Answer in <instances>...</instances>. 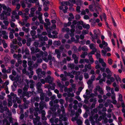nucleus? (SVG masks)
<instances>
[{"label":"nucleus","mask_w":125,"mask_h":125,"mask_svg":"<svg viewBox=\"0 0 125 125\" xmlns=\"http://www.w3.org/2000/svg\"><path fill=\"white\" fill-rule=\"evenodd\" d=\"M97 89L98 90L101 94H103V92L102 89L99 86L97 87Z\"/></svg>","instance_id":"obj_14"},{"label":"nucleus","mask_w":125,"mask_h":125,"mask_svg":"<svg viewBox=\"0 0 125 125\" xmlns=\"http://www.w3.org/2000/svg\"><path fill=\"white\" fill-rule=\"evenodd\" d=\"M113 95L112 96L111 98L112 100L115 99V95L113 92H112Z\"/></svg>","instance_id":"obj_39"},{"label":"nucleus","mask_w":125,"mask_h":125,"mask_svg":"<svg viewBox=\"0 0 125 125\" xmlns=\"http://www.w3.org/2000/svg\"><path fill=\"white\" fill-rule=\"evenodd\" d=\"M19 34L20 36H23L24 34V33L22 32H21L19 33Z\"/></svg>","instance_id":"obj_63"},{"label":"nucleus","mask_w":125,"mask_h":125,"mask_svg":"<svg viewBox=\"0 0 125 125\" xmlns=\"http://www.w3.org/2000/svg\"><path fill=\"white\" fill-rule=\"evenodd\" d=\"M1 33L2 34V37L5 39H7L8 38V36L7 35L8 33L5 31H2Z\"/></svg>","instance_id":"obj_7"},{"label":"nucleus","mask_w":125,"mask_h":125,"mask_svg":"<svg viewBox=\"0 0 125 125\" xmlns=\"http://www.w3.org/2000/svg\"><path fill=\"white\" fill-rule=\"evenodd\" d=\"M2 43L3 44V47L4 48H6L7 46V44L5 42V41L3 40L2 41Z\"/></svg>","instance_id":"obj_29"},{"label":"nucleus","mask_w":125,"mask_h":125,"mask_svg":"<svg viewBox=\"0 0 125 125\" xmlns=\"http://www.w3.org/2000/svg\"><path fill=\"white\" fill-rule=\"evenodd\" d=\"M59 102L60 104H62L64 103V101L62 99H61L59 100Z\"/></svg>","instance_id":"obj_50"},{"label":"nucleus","mask_w":125,"mask_h":125,"mask_svg":"<svg viewBox=\"0 0 125 125\" xmlns=\"http://www.w3.org/2000/svg\"><path fill=\"white\" fill-rule=\"evenodd\" d=\"M62 31H70V29L68 28H64L62 29Z\"/></svg>","instance_id":"obj_31"},{"label":"nucleus","mask_w":125,"mask_h":125,"mask_svg":"<svg viewBox=\"0 0 125 125\" xmlns=\"http://www.w3.org/2000/svg\"><path fill=\"white\" fill-rule=\"evenodd\" d=\"M61 120H63V121H66L67 120V118L65 117V116L64 115H60L59 116Z\"/></svg>","instance_id":"obj_12"},{"label":"nucleus","mask_w":125,"mask_h":125,"mask_svg":"<svg viewBox=\"0 0 125 125\" xmlns=\"http://www.w3.org/2000/svg\"><path fill=\"white\" fill-rule=\"evenodd\" d=\"M112 74H108L107 77V79H108L107 80L106 82L108 85H110L112 83L114 82L115 81V79L111 76Z\"/></svg>","instance_id":"obj_2"},{"label":"nucleus","mask_w":125,"mask_h":125,"mask_svg":"<svg viewBox=\"0 0 125 125\" xmlns=\"http://www.w3.org/2000/svg\"><path fill=\"white\" fill-rule=\"evenodd\" d=\"M27 62L25 60H23V66L24 67H26L27 66L26 63Z\"/></svg>","instance_id":"obj_21"},{"label":"nucleus","mask_w":125,"mask_h":125,"mask_svg":"<svg viewBox=\"0 0 125 125\" xmlns=\"http://www.w3.org/2000/svg\"><path fill=\"white\" fill-rule=\"evenodd\" d=\"M77 123L78 125H81L82 124V122L81 120H78L77 121Z\"/></svg>","instance_id":"obj_46"},{"label":"nucleus","mask_w":125,"mask_h":125,"mask_svg":"<svg viewBox=\"0 0 125 125\" xmlns=\"http://www.w3.org/2000/svg\"><path fill=\"white\" fill-rule=\"evenodd\" d=\"M90 48L92 50L96 49L95 48V46L93 44H91L90 45Z\"/></svg>","instance_id":"obj_17"},{"label":"nucleus","mask_w":125,"mask_h":125,"mask_svg":"<svg viewBox=\"0 0 125 125\" xmlns=\"http://www.w3.org/2000/svg\"><path fill=\"white\" fill-rule=\"evenodd\" d=\"M3 22L6 26L8 25L9 23L7 21H4Z\"/></svg>","instance_id":"obj_61"},{"label":"nucleus","mask_w":125,"mask_h":125,"mask_svg":"<svg viewBox=\"0 0 125 125\" xmlns=\"http://www.w3.org/2000/svg\"><path fill=\"white\" fill-rule=\"evenodd\" d=\"M44 55L46 57L48 55L47 52H44L43 53V52L41 51L39 53H38L37 54L36 56L37 57H41L42 55Z\"/></svg>","instance_id":"obj_4"},{"label":"nucleus","mask_w":125,"mask_h":125,"mask_svg":"<svg viewBox=\"0 0 125 125\" xmlns=\"http://www.w3.org/2000/svg\"><path fill=\"white\" fill-rule=\"evenodd\" d=\"M42 112L43 114H42V120H45L46 119V117L44 116L45 114V112L44 111H43Z\"/></svg>","instance_id":"obj_24"},{"label":"nucleus","mask_w":125,"mask_h":125,"mask_svg":"<svg viewBox=\"0 0 125 125\" xmlns=\"http://www.w3.org/2000/svg\"><path fill=\"white\" fill-rule=\"evenodd\" d=\"M92 38L93 39H97L98 38V36L95 33H94V36H93Z\"/></svg>","instance_id":"obj_35"},{"label":"nucleus","mask_w":125,"mask_h":125,"mask_svg":"<svg viewBox=\"0 0 125 125\" xmlns=\"http://www.w3.org/2000/svg\"><path fill=\"white\" fill-rule=\"evenodd\" d=\"M42 70L41 69H38L36 70V72L38 74V76L40 78L42 77L41 75V72Z\"/></svg>","instance_id":"obj_10"},{"label":"nucleus","mask_w":125,"mask_h":125,"mask_svg":"<svg viewBox=\"0 0 125 125\" xmlns=\"http://www.w3.org/2000/svg\"><path fill=\"white\" fill-rule=\"evenodd\" d=\"M106 50L104 51L102 50V55L104 56H105L106 53Z\"/></svg>","instance_id":"obj_25"},{"label":"nucleus","mask_w":125,"mask_h":125,"mask_svg":"<svg viewBox=\"0 0 125 125\" xmlns=\"http://www.w3.org/2000/svg\"><path fill=\"white\" fill-rule=\"evenodd\" d=\"M11 101V99H10V100H8V105L9 106H11L12 105V103Z\"/></svg>","instance_id":"obj_23"},{"label":"nucleus","mask_w":125,"mask_h":125,"mask_svg":"<svg viewBox=\"0 0 125 125\" xmlns=\"http://www.w3.org/2000/svg\"><path fill=\"white\" fill-rule=\"evenodd\" d=\"M7 71V70H6V69L5 68H3V69H2V71L3 73H6V71Z\"/></svg>","instance_id":"obj_43"},{"label":"nucleus","mask_w":125,"mask_h":125,"mask_svg":"<svg viewBox=\"0 0 125 125\" xmlns=\"http://www.w3.org/2000/svg\"><path fill=\"white\" fill-rule=\"evenodd\" d=\"M2 8L3 10L2 13L0 15V19L1 20H3L4 19H7V17H5V15L6 16H9L10 15V13L11 11V9L9 7H7L4 4H2V5L0 3V13L2 10Z\"/></svg>","instance_id":"obj_1"},{"label":"nucleus","mask_w":125,"mask_h":125,"mask_svg":"<svg viewBox=\"0 0 125 125\" xmlns=\"http://www.w3.org/2000/svg\"><path fill=\"white\" fill-rule=\"evenodd\" d=\"M83 28L89 29L90 28V26L88 24H84L83 25Z\"/></svg>","instance_id":"obj_16"},{"label":"nucleus","mask_w":125,"mask_h":125,"mask_svg":"<svg viewBox=\"0 0 125 125\" xmlns=\"http://www.w3.org/2000/svg\"><path fill=\"white\" fill-rule=\"evenodd\" d=\"M12 42L13 43L15 44H16L17 43V41L16 39H14L12 41Z\"/></svg>","instance_id":"obj_64"},{"label":"nucleus","mask_w":125,"mask_h":125,"mask_svg":"<svg viewBox=\"0 0 125 125\" xmlns=\"http://www.w3.org/2000/svg\"><path fill=\"white\" fill-rule=\"evenodd\" d=\"M13 37H14V36H13V33L11 32H10V36H9L10 38V39H12L13 38Z\"/></svg>","instance_id":"obj_42"},{"label":"nucleus","mask_w":125,"mask_h":125,"mask_svg":"<svg viewBox=\"0 0 125 125\" xmlns=\"http://www.w3.org/2000/svg\"><path fill=\"white\" fill-rule=\"evenodd\" d=\"M10 25L12 27H16V26L15 25L14 23L12 22L10 23Z\"/></svg>","instance_id":"obj_40"},{"label":"nucleus","mask_w":125,"mask_h":125,"mask_svg":"<svg viewBox=\"0 0 125 125\" xmlns=\"http://www.w3.org/2000/svg\"><path fill=\"white\" fill-rule=\"evenodd\" d=\"M102 43L103 45H105V46H107L108 44L106 42H105L104 40H103L102 41Z\"/></svg>","instance_id":"obj_49"},{"label":"nucleus","mask_w":125,"mask_h":125,"mask_svg":"<svg viewBox=\"0 0 125 125\" xmlns=\"http://www.w3.org/2000/svg\"><path fill=\"white\" fill-rule=\"evenodd\" d=\"M22 30L26 32H28L29 31V29L27 28H26L25 27H23L22 28Z\"/></svg>","instance_id":"obj_26"},{"label":"nucleus","mask_w":125,"mask_h":125,"mask_svg":"<svg viewBox=\"0 0 125 125\" xmlns=\"http://www.w3.org/2000/svg\"><path fill=\"white\" fill-rule=\"evenodd\" d=\"M122 59L123 60L124 63L125 65V56H122Z\"/></svg>","instance_id":"obj_60"},{"label":"nucleus","mask_w":125,"mask_h":125,"mask_svg":"<svg viewBox=\"0 0 125 125\" xmlns=\"http://www.w3.org/2000/svg\"><path fill=\"white\" fill-rule=\"evenodd\" d=\"M105 72L108 74H112V72L110 71V70L108 68H107L106 69Z\"/></svg>","instance_id":"obj_20"},{"label":"nucleus","mask_w":125,"mask_h":125,"mask_svg":"<svg viewBox=\"0 0 125 125\" xmlns=\"http://www.w3.org/2000/svg\"><path fill=\"white\" fill-rule=\"evenodd\" d=\"M11 69L10 67H9L8 69L7 70L6 73H11Z\"/></svg>","instance_id":"obj_52"},{"label":"nucleus","mask_w":125,"mask_h":125,"mask_svg":"<svg viewBox=\"0 0 125 125\" xmlns=\"http://www.w3.org/2000/svg\"><path fill=\"white\" fill-rule=\"evenodd\" d=\"M93 51L91 52V53L92 54H94V53L96 51V49H94L93 50Z\"/></svg>","instance_id":"obj_56"},{"label":"nucleus","mask_w":125,"mask_h":125,"mask_svg":"<svg viewBox=\"0 0 125 125\" xmlns=\"http://www.w3.org/2000/svg\"><path fill=\"white\" fill-rule=\"evenodd\" d=\"M122 98V95L121 94H120L119 95V97L118 98L119 100L121 102H122L123 101V100Z\"/></svg>","instance_id":"obj_30"},{"label":"nucleus","mask_w":125,"mask_h":125,"mask_svg":"<svg viewBox=\"0 0 125 125\" xmlns=\"http://www.w3.org/2000/svg\"><path fill=\"white\" fill-rule=\"evenodd\" d=\"M99 62L101 63H102L103 62H104V60L103 59L99 58L98 60Z\"/></svg>","instance_id":"obj_45"},{"label":"nucleus","mask_w":125,"mask_h":125,"mask_svg":"<svg viewBox=\"0 0 125 125\" xmlns=\"http://www.w3.org/2000/svg\"><path fill=\"white\" fill-rule=\"evenodd\" d=\"M100 18L101 21H102V18H103L105 20L106 18L105 14L104 13L102 15V17H100Z\"/></svg>","instance_id":"obj_37"},{"label":"nucleus","mask_w":125,"mask_h":125,"mask_svg":"<svg viewBox=\"0 0 125 125\" xmlns=\"http://www.w3.org/2000/svg\"><path fill=\"white\" fill-rule=\"evenodd\" d=\"M61 6L59 7L60 9L61 10H62L63 9V6L65 5H69L70 6H73V4H70L69 2L68 1H64L61 3Z\"/></svg>","instance_id":"obj_3"},{"label":"nucleus","mask_w":125,"mask_h":125,"mask_svg":"<svg viewBox=\"0 0 125 125\" xmlns=\"http://www.w3.org/2000/svg\"><path fill=\"white\" fill-rule=\"evenodd\" d=\"M102 75L104 78L103 79H100L99 80V82L100 83H101L103 82H105L106 81L105 77H107V74L105 73H103Z\"/></svg>","instance_id":"obj_6"},{"label":"nucleus","mask_w":125,"mask_h":125,"mask_svg":"<svg viewBox=\"0 0 125 125\" xmlns=\"http://www.w3.org/2000/svg\"><path fill=\"white\" fill-rule=\"evenodd\" d=\"M36 33V32L35 31L32 30L31 31V34L32 36H33Z\"/></svg>","instance_id":"obj_36"},{"label":"nucleus","mask_w":125,"mask_h":125,"mask_svg":"<svg viewBox=\"0 0 125 125\" xmlns=\"http://www.w3.org/2000/svg\"><path fill=\"white\" fill-rule=\"evenodd\" d=\"M84 19L87 20L89 19V18L88 15H85L84 16Z\"/></svg>","instance_id":"obj_53"},{"label":"nucleus","mask_w":125,"mask_h":125,"mask_svg":"<svg viewBox=\"0 0 125 125\" xmlns=\"http://www.w3.org/2000/svg\"><path fill=\"white\" fill-rule=\"evenodd\" d=\"M80 7L79 6H77L76 7V10L78 12H80Z\"/></svg>","instance_id":"obj_57"},{"label":"nucleus","mask_w":125,"mask_h":125,"mask_svg":"<svg viewBox=\"0 0 125 125\" xmlns=\"http://www.w3.org/2000/svg\"><path fill=\"white\" fill-rule=\"evenodd\" d=\"M45 74V73L44 72H41V75L42 76V77L43 76V75H44Z\"/></svg>","instance_id":"obj_58"},{"label":"nucleus","mask_w":125,"mask_h":125,"mask_svg":"<svg viewBox=\"0 0 125 125\" xmlns=\"http://www.w3.org/2000/svg\"><path fill=\"white\" fill-rule=\"evenodd\" d=\"M113 61L110 58H109L107 60V62L109 64L111 65L113 63Z\"/></svg>","instance_id":"obj_15"},{"label":"nucleus","mask_w":125,"mask_h":125,"mask_svg":"<svg viewBox=\"0 0 125 125\" xmlns=\"http://www.w3.org/2000/svg\"><path fill=\"white\" fill-rule=\"evenodd\" d=\"M93 6L92 5H90L89 6V8L91 11H93L94 10L93 9Z\"/></svg>","instance_id":"obj_38"},{"label":"nucleus","mask_w":125,"mask_h":125,"mask_svg":"<svg viewBox=\"0 0 125 125\" xmlns=\"http://www.w3.org/2000/svg\"><path fill=\"white\" fill-rule=\"evenodd\" d=\"M84 77L85 79H87L89 77V76L88 73H85L84 74Z\"/></svg>","instance_id":"obj_48"},{"label":"nucleus","mask_w":125,"mask_h":125,"mask_svg":"<svg viewBox=\"0 0 125 125\" xmlns=\"http://www.w3.org/2000/svg\"><path fill=\"white\" fill-rule=\"evenodd\" d=\"M36 9L35 8H32L31 9V14L29 15L30 17H32L33 16L34 12Z\"/></svg>","instance_id":"obj_11"},{"label":"nucleus","mask_w":125,"mask_h":125,"mask_svg":"<svg viewBox=\"0 0 125 125\" xmlns=\"http://www.w3.org/2000/svg\"><path fill=\"white\" fill-rule=\"evenodd\" d=\"M101 64L102 66L105 67H106V64L104 62H103Z\"/></svg>","instance_id":"obj_47"},{"label":"nucleus","mask_w":125,"mask_h":125,"mask_svg":"<svg viewBox=\"0 0 125 125\" xmlns=\"http://www.w3.org/2000/svg\"><path fill=\"white\" fill-rule=\"evenodd\" d=\"M53 78L51 77L50 76L45 79V82H48V83H51L52 81Z\"/></svg>","instance_id":"obj_8"},{"label":"nucleus","mask_w":125,"mask_h":125,"mask_svg":"<svg viewBox=\"0 0 125 125\" xmlns=\"http://www.w3.org/2000/svg\"><path fill=\"white\" fill-rule=\"evenodd\" d=\"M67 75L69 76H70L71 78H73L74 77V76L73 74H71L70 73H69Z\"/></svg>","instance_id":"obj_55"},{"label":"nucleus","mask_w":125,"mask_h":125,"mask_svg":"<svg viewBox=\"0 0 125 125\" xmlns=\"http://www.w3.org/2000/svg\"><path fill=\"white\" fill-rule=\"evenodd\" d=\"M52 44V40H49L48 41V44L49 46L51 45Z\"/></svg>","instance_id":"obj_51"},{"label":"nucleus","mask_w":125,"mask_h":125,"mask_svg":"<svg viewBox=\"0 0 125 125\" xmlns=\"http://www.w3.org/2000/svg\"><path fill=\"white\" fill-rule=\"evenodd\" d=\"M66 5H65V6H63H63H64V8L65 9V10H63V11L64 13H66L67 12V11H66V10H67L68 9V8L66 6Z\"/></svg>","instance_id":"obj_33"},{"label":"nucleus","mask_w":125,"mask_h":125,"mask_svg":"<svg viewBox=\"0 0 125 125\" xmlns=\"http://www.w3.org/2000/svg\"><path fill=\"white\" fill-rule=\"evenodd\" d=\"M85 68H87L89 69H91V65L90 64H88L87 65H85Z\"/></svg>","instance_id":"obj_41"},{"label":"nucleus","mask_w":125,"mask_h":125,"mask_svg":"<svg viewBox=\"0 0 125 125\" xmlns=\"http://www.w3.org/2000/svg\"><path fill=\"white\" fill-rule=\"evenodd\" d=\"M117 103V101L115 100V99L113 100L112 103L113 104H116Z\"/></svg>","instance_id":"obj_54"},{"label":"nucleus","mask_w":125,"mask_h":125,"mask_svg":"<svg viewBox=\"0 0 125 125\" xmlns=\"http://www.w3.org/2000/svg\"><path fill=\"white\" fill-rule=\"evenodd\" d=\"M71 23L70 22H68L67 23L64 24V26L65 27H67L70 26L71 24Z\"/></svg>","instance_id":"obj_28"},{"label":"nucleus","mask_w":125,"mask_h":125,"mask_svg":"<svg viewBox=\"0 0 125 125\" xmlns=\"http://www.w3.org/2000/svg\"><path fill=\"white\" fill-rule=\"evenodd\" d=\"M88 33V30H83L82 32V33L83 34H87Z\"/></svg>","instance_id":"obj_44"},{"label":"nucleus","mask_w":125,"mask_h":125,"mask_svg":"<svg viewBox=\"0 0 125 125\" xmlns=\"http://www.w3.org/2000/svg\"><path fill=\"white\" fill-rule=\"evenodd\" d=\"M106 89L107 91H109L110 90L111 88L109 86H107L106 87Z\"/></svg>","instance_id":"obj_62"},{"label":"nucleus","mask_w":125,"mask_h":125,"mask_svg":"<svg viewBox=\"0 0 125 125\" xmlns=\"http://www.w3.org/2000/svg\"><path fill=\"white\" fill-rule=\"evenodd\" d=\"M104 49L105 50H106V52L110 51L111 50L108 47H107L106 48H104Z\"/></svg>","instance_id":"obj_32"},{"label":"nucleus","mask_w":125,"mask_h":125,"mask_svg":"<svg viewBox=\"0 0 125 125\" xmlns=\"http://www.w3.org/2000/svg\"><path fill=\"white\" fill-rule=\"evenodd\" d=\"M32 64V62L31 61H29L28 62V64L29 66V70H30L31 68L32 67L31 66Z\"/></svg>","instance_id":"obj_22"},{"label":"nucleus","mask_w":125,"mask_h":125,"mask_svg":"<svg viewBox=\"0 0 125 125\" xmlns=\"http://www.w3.org/2000/svg\"><path fill=\"white\" fill-rule=\"evenodd\" d=\"M37 0H29V2L31 3H34L37 2V3L38 5L39 3L38 2H37Z\"/></svg>","instance_id":"obj_27"},{"label":"nucleus","mask_w":125,"mask_h":125,"mask_svg":"<svg viewBox=\"0 0 125 125\" xmlns=\"http://www.w3.org/2000/svg\"><path fill=\"white\" fill-rule=\"evenodd\" d=\"M41 44L39 45V47H41L44 45L45 44V42H41Z\"/></svg>","instance_id":"obj_59"},{"label":"nucleus","mask_w":125,"mask_h":125,"mask_svg":"<svg viewBox=\"0 0 125 125\" xmlns=\"http://www.w3.org/2000/svg\"><path fill=\"white\" fill-rule=\"evenodd\" d=\"M71 27L72 28V29H71L70 30V31L71 33L70 34V36L72 37L74 35V32L75 31L74 28L75 27L74 26V25L73 24L71 26Z\"/></svg>","instance_id":"obj_5"},{"label":"nucleus","mask_w":125,"mask_h":125,"mask_svg":"<svg viewBox=\"0 0 125 125\" xmlns=\"http://www.w3.org/2000/svg\"><path fill=\"white\" fill-rule=\"evenodd\" d=\"M38 37L42 41H46L48 40V38L46 36H44V37H43L41 36H38Z\"/></svg>","instance_id":"obj_9"},{"label":"nucleus","mask_w":125,"mask_h":125,"mask_svg":"<svg viewBox=\"0 0 125 125\" xmlns=\"http://www.w3.org/2000/svg\"><path fill=\"white\" fill-rule=\"evenodd\" d=\"M29 10L28 9L26 8L24 10V12H25V14L26 15H28L29 14Z\"/></svg>","instance_id":"obj_34"},{"label":"nucleus","mask_w":125,"mask_h":125,"mask_svg":"<svg viewBox=\"0 0 125 125\" xmlns=\"http://www.w3.org/2000/svg\"><path fill=\"white\" fill-rule=\"evenodd\" d=\"M116 80L118 82L119 81L120 83L122 82V80L121 78L119 77L118 75H117V77L115 78Z\"/></svg>","instance_id":"obj_19"},{"label":"nucleus","mask_w":125,"mask_h":125,"mask_svg":"<svg viewBox=\"0 0 125 125\" xmlns=\"http://www.w3.org/2000/svg\"><path fill=\"white\" fill-rule=\"evenodd\" d=\"M79 114H78V113H76V116L74 117H73L72 118V121L77 120V119L78 118Z\"/></svg>","instance_id":"obj_13"},{"label":"nucleus","mask_w":125,"mask_h":125,"mask_svg":"<svg viewBox=\"0 0 125 125\" xmlns=\"http://www.w3.org/2000/svg\"><path fill=\"white\" fill-rule=\"evenodd\" d=\"M68 67L71 68L72 69H73L74 68V66L73 64L70 63L68 64Z\"/></svg>","instance_id":"obj_18"}]
</instances>
